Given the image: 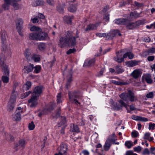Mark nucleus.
Returning <instances> with one entry per match:
<instances>
[{
    "label": "nucleus",
    "mask_w": 155,
    "mask_h": 155,
    "mask_svg": "<svg viewBox=\"0 0 155 155\" xmlns=\"http://www.w3.org/2000/svg\"><path fill=\"white\" fill-rule=\"evenodd\" d=\"M34 68H35L34 72L38 73L40 71L41 67L39 65H37L35 67H34Z\"/></svg>",
    "instance_id": "nucleus-43"
},
{
    "label": "nucleus",
    "mask_w": 155,
    "mask_h": 155,
    "mask_svg": "<svg viewBox=\"0 0 155 155\" xmlns=\"http://www.w3.org/2000/svg\"><path fill=\"white\" fill-rule=\"evenodd\" d=\"M155 127V124H152L151 123H150L149 124V129L150 130L151 129H152L153 130L154 129V127Z\"/></svg>",
    "instance_id": "nucleus-58"
},
{
    "label": "nucleus",
    "mask_w": 155,
    "mask_h": 155,
    "mask_svg": "<svg viewBox=\"0 0 155 155\" xmlns=\"http://www.w3.org/2000/svg\"><path fill=\"white\" fill-rule=\"evenodd\" d=\"M120 98L127 103L129 101L134 102L137 100V98L131 90H129L127 93H123L119 95Z\"/></svg>",
    "instance_id": "nucleus-2"
},
{
    "label": "nucleus",
    "mask_w": 155,
    "mask_h": 155,
    "mask_svg": "<svg viewBox=\"0 0 155 155\" xmlns=\"http://www.w3.org/2000/svg\"><path fill=\"white\" fill-rule=\"evenodd\" d=\"M73 18L74 17L73 16H65L64 17V20L68 24H71L72 20Z\"/></svg>",
    "instance_id": "nucleus-26"
},
{
    "label": "nucleus",
    "mask_w": 155,
    "mask_h": 155,
    "mask_svg": "<svg viewBox=\"0 0 155 155\" xmlns=\"http://www.w3.org/2000/svg\"><path fill=\"white\" fill-rule=\"evenodd\" d=\"M13 139V137L10 135H8L6 140L9 141H12Z\"/></svg>",
    "instance_id": "nucleus-63"
},
{
    "label": "nucleus",
    "mask_w": 155,
    "mask_h": 155,
    "mask_svg": "<svg viewBox=\"0 0 155 155\" xmlns=\"http://www.w3.org/2000/svg\"><path fill=\"white\" fill-rule=\"evenodd\" d=\"M48 36L47 34L45 32H38V40H44L46 39Z\"/></svg>",
    "instance_id": "nucleus-15"
},
{
    "label": "nucleus",
    "mask_w": 155,
    "mask_h": 155,
    "mask_svg": "<svg viewBox=\"0 0 155 155\" xmlns=\"http://www.w3.org/2000/svg\"><path fill=\"white\" fill-rule=\"evenodd\" d=\"M117 31H115V30L110 31L108 34H107V39H111L115 36L117 35Z\"/></svg>",
    "instance_id": "nucleus-20"
},
{
    "label": "nucleus",
    "mask_w": 155,
    "mask_h": 155,
    "mask_svg": "<svg viewBox=\"0 0 155 155\" xmlns=\"http://www.w3.org/2000/svg\"><path fill=\"white\" fill-rule=\"evenodd\" d=\"M155 52V48H152L148 49L143 52V54L145 55H148L152 54Z\"/></svg>",
    "instance_id": "nucleus-30"
},
{
    "label": "nucleus",
    "mask_w": 155,
    "mask_h": 155,
    "mask_svg": "<svg viewBox=\"0 0 155 155\" xmlns=\"http://www.w3.org/2000/svg\"><path fill=\"white\" fill-rule=\"evenodd\" d=\"M16 29L19 35L21 36H23V35L21 32V30L22 29V25L23 21L21 18H19L17 19L15 21Z\"/></svg>",
    "instance_id": "nucleus-6"
},
{
    "label": "nucleus",
    "mask_w": 155,
    "mask_h": 155,
    "mask_svg": "<svg viewBox=\"0 0 155 155\" xmlns=\"http://www.w3.org/2000/svg\"><path fill=\"white\" fill-rule=\"evenodd\" d=\"M115 69L116 72H117V74L121 73L124 71V70L122 68V67L119 65L116 66Z\"/></svg>",
    "instance_id": "nucleus-37"
},
{
    "label": "nucleus",
    "mask_w": 155,
    "mask_h": 155,
    "mask_svg": "<svg viewBox=\"0 0 155 155\" xmlns=\"http://www.w3.org/2000/svg\"><path fill=\"white\" fill-rule=\"evenodd\" d=\"M149 154L150 152L147 148H145L143 152V154H147V155H149Z\"/></svg>",
    "instance_id": "nucleus-60"
},
{
    "label": "nucleus",
    "mask_w": 155,
    "mask_h": 155,
    "mask_svg": "<svg viewBox=\"0 0 155 155\" xmlns=\"http://www.w3.org/2000/svg\"><path fill=\"white\" fill-rule=\"evenodd\" d=\"M68 9L70 12H74L77 10V5L75 4H71L68 7Z\"/></svg>",
    "instance_id": "nucleus-31"
},
{
    "label": "nucleus",
    "mask_w": 155,
    "mask_h": 155,
    "mask_svg": "<svg viewBox=\"0 0 155 155\" xmlns=\"http://www.w3.org/2000/svg\"><path fill=\"white\" fill-rule=\"evenodd\" d=\"M25 141L24 139H21L18 143L16 144L15 146L16 148L23 149L25 147Z\"/></svg>",
    "instance_id": "nucleus-16"
},
{
    "label": "nucleus",
    "mask_w": 155,
    "mask_h": 155,
    "mask_svg": "<svg viewBox=\"0 0 155 155\" xmlns=\"http://www.w3.org/2000/svg\"><path fill=\"white\" fill-rule=\"evenodd\" d=\"M38 48L40 51H44L46 48V45L45 43H41L38 45Z\"/></svg>",
    "instance_id": "nucleus-35"
},
{
    "label": "nucleus",
    "mask_w": 155,
    "mask_h": 155,
    "mask_svg": "<svg viewBox=\"0 0 155 155\" xmlns=\"http://www.w3.org/2000/svg\"><path fill=\"white\" fill-rule=\"evenodd\" d=\"M153 92H150L147 94L146 97L147 98H152L153 97Z\"/></svg>",
    "instance_id": "nucleus-59"
},
{
    "label": "nucleus",
    "mask_w": 155,
    "mask_h": 155,
    "mask_svg": "<svg viewBox=\"0 0 155 155\" xmlns=\"http://www.w3.org/2000/svg\"><path fill=\"white\" fill-rule=\"evenodd\" d=\"M8 76H3L2 77V80L4 83H7L9 81V78Z\"/></svg>",
    "instance_id": "nucleus-40"
},
{
    "label": "nucleus",
    "mask_w": 155,
    "mask_h": 155,
    "mask_svg": "<svg viewBox=\"0 0 155 155\" xmlns=\"http://www.w3.org/2000/svg\"><path fill=\"white\" fill-rule=\"evenodd\" d=\"M154 59V56H149L147 58V59L149 61H152Z\"/></svg>",
    "instance_id": "nucleus-61"
},
{
    "label": "nucleus",
    "mask_w": 155,
    "mask_h": 155,
    "mask_svg": "<svg viewBox=\"0 0 155 155\" xmlns=\"http://www.w3.org/2000/svg\"><path fill=\"white\" fill-rule=\"evenodd\" d=\"M134 4L135 5L138 7H141L143 6L142 4L139 3L137 2H134Z\"/></svg>",
    "instance_id": "nucleus-62"
},
{
    "label": "nucleus",
    "mask_w": 155,
    "mask_h": 155,
    "mask_svg": "<svg viewBox=\"0 0 155 155\" xmlns=\"http://www.w3.org/2000/svg\"><path fill=\"white\" fill-rule=\"evenodd\" d=\"M131 136L132 137L136 138L138 136V133L136 131H134L131 133Z\"/></svg>",
    "instance_id": "nucleus-48"
},
{
    "label": "nucleus",
    "mask_w": 155,
    "mask_h": 155,
    "mask_svg": "<svg viewBox=\"0 0 155 155\" xmlns=\"http://www.w3.org/2000/svg\"><path fill=\"white\" fill-rule=\"evenodd\" d=\"M18 95V93L17 91L15 90H12L11 95L10 97V100L15 101L16 96Z\"/></svg>",
    "instance_id": "nucleus-28"
},
{
    "label": "nucleus",
    "mask_w": 155,
    "mask_h": 155,
    "mask_svg": "<svg viewBox=\"0 0 155 155\" xmlns=\"http://www.w3.org/2000/svg\"><path fill=\"white\" fill-rule=\"evenodd\" d=\"M116 139L114 134L110 135L106 140L104 146V149L105 151L109 150L112 143L114 144Z\"/></svg>",
    "instance_id": "nucleus-3"
},
{
    "label": "nucleus",
    "mask_w": 155,
    "mask_h": 155,
    "mask_svg": "<svg viewBox=\"0 0 155 155\" xmlns=\"http://www.w3.org/2000/svg\"><path fill=\"white\" fill-rule=\"evenodd\" d=\"M139 61L135 60H132L127 62V64L129 67H131L138 65Z\"/></svg>",
    "instance_id": "nucleus-24"
},
{
    "label": "nucleus",
    "mask_w": 155,
    "mask_h": 155,
    "mask_svg": "<svg viewBox=\"0 0 155 155\" xmlns=\"http://www.w3.org/2000/svg\"><path fill=\"white\" fill-rule=\"evenodd\" d=\"M43 89V87L41 86H38L35 87L34 89V94L32 95L38 97L42 93Z\"/></svg>",
    "instance_id": "nucleus-10"
},
{
    "label": "nucleus",
    "mask_w": 155,
    "mask_h": 155,
    "mask_svg": "<svg viewBox=\"0 0 155 155\" xmlns=\"http://www.w3.org/2000/svg\"><path fill=\"white\" fill-rule=\"evenodd\" d=\"M30 30L31 31H35L38 32H40L41 31V29L39 27L35 26H33L31 27Z\"/></svg>",
    "instance_id": "nucleus-38"
},
{
    "label": "nucleus",
    "mask_w": 155,
    "mask_h": 155,
    "mask_svg": "<svg viewBox=\"0 0 155 155\" xmlns=\"http://www.w3.org/2000/svg\"><path fill=\"white\" fill-rule=\"evenodd\" d=\"M141 74V72L139 69H136L134 71L131 75L135 79L137 78Z\"/></svg>",
    "instance_id": "nucleus-18"
},
{
    "label": "nucleus",
    "mask_w": 155,
    "mask_h": 155,
    "mask_svg": "<svg viewBox=\"0 0 155 155\" xmlns=\"http://www.w3.org/2000/svg\"><path fill=\"white\" fill-rule=\"evenodd\" d=\"M38 32H33L29 34V38L30 39L38 40Z\"/></svg>",
    "instance_id": "nucleus-27"
},
{
    "label": "nucleus",
    "mask_w": 155,
    "mask_h": 155,
    "mask_svg": "<svg viewBox=\"0 0 155 155\" xmlns=\"http://www.w3.org/2000/svg\"><path fill=\"white\" fill-rule=\"evenodd\" d=\"M15 114L13 115V119L14 120H19L21 119V115L20 112H15Z\"/></svg>",
    "instance_id": "nucleus-34"
},
{
    "label": "nucleus",
    "mask_w": 155,
    "mask_h": 155,
    "mask_svg": "<svg viewBox=\"0 0 155 155\" xmlns=\"http://www.w3.org/2000/svg\"><path fill=\"white\" fill-rule=\"evenodd\" d=\"M33 53L31 51L26 49L25 51L24 55L26 58L29 61H32Z\"/></svg>",
    "instance_id": "nucleus-13"
},
{
    "label": "nucleus",
    "mask_w": 155,
    "mask_h": 155,
    "mask_svg": "<svg viewBox=\"0 0 155 155\" xmlns=\"http://www.w3.org/2000/svg\"><path fill=\"white\" fill-rule=\"evenodd\" d=\"M15 102L14 101L10 100L7 107L8 111L9 112H12L13 111L15 107L14 103Z\"/></svg>",
    "instance_id": "nucleus-17"
},
{
    "label": "nucleus",
    "mask_w": 155,
    "mask_h": 155,
    "mask_svg": "<svg viewBox=\"0 0 155 155\" xmlns=\"http://www.w3.org/2000/svg\"><path fill=\"white\" fill-rule=\"evenodd\" d=\"M125 25H126V28L129 29H133L137 28L139 25L142 24V21H139L135 22H130L127 19Z\"/></svg>",
    "instance_id": "nucleus-5"
},
{
    "label": "nucleus",
    "mask_w": 155,
    "mask_h": 155,
    "mask_svg": "<svg viewBox=\"0 0 155 155\" xmlns=\"http://www.w3.org/2000/svg\"><path fill=\"white\" fill-rule=\"evenodd\" d=\"M5 3L2 5V7L5 10H7L8 9L9 5L12 4L13 7L16 9H17L18 7V4L17 2L20 1V0H4Z\"/></svg>",
    "instance_id": "nucleus-4"
},
{
    "label": "nucleus",
    "mask_w": 155,
    "mask_h": 155,
    "mask_svg": "<svg viewBox=\"0 0 155 155\" xmlns=\"http://www.w3.org/2000/svg\"><path fill=\"white\" fill-rule=\"evenodd\" d=\"M132 118L135 120L137 121H147L148 119L144 117H142L135 115H133L132 116Z\"/></svg>",
    "instance_id": "nucleus-21"
},
{
    "label": "nucleus",
    "mask_w": 155,
    "mask_h": 155,
    "mask_svg": "<svg viewBox=\"0 0 155 155\" xmlns=\"http://www.w3.org/2000/svg\"><path fill=\"white\" fill-rule=\"evenodd\" d=\"M31 91H29L26 92L25 93L22 95L21 97L22 99L26 97H28L30 94L31 93Z\"/></svg>",
    "instance_id": "nucleus-45"
},
{
    "label": "nucleus",
    "mask_w": 155,
    "mask_h": 155,
    "mask_svg": "<svg viewBox=\"0 0 155 155\" xmlns=\"http://www.w3.org/2000/svg\"><path fill=\"white\" fill-rule=\"evenodd\" d=\"M47 3L50 5H53L54 4V0H46Z\"/></svg>",
    "instance_id": "nucleus-55"
},
{
    "label": "nucleus",
    "mask_w": 155,
    "mask_h": 155,
    "mask_svg": "<svg viewBox=\"0 0 155 155\" xmlns=\"http://www.w3.org/2000/svg\"><path fill=\"white\" fill-rule=\"evenodd\" d=\"M68 149L67 145L64 143H62L60 147L58 148L59 151L58 153H55L54 155H66V153Z\"/></svg>",
    "instance_id": "nucleus-7"
},
{
    "label": "nucleus",
    "mask_w": 155,
    "mask_h": 155,
    "mask_svg": "<svg viewBox=\"0 0 155 155\" xmlns=\"http://www.w3.org/2000/svg\"><path fill=\"white\" fill-rule=\"evenodd\" d=\"M31 20L33 23H38V19L37 17H35L33 19L31 18Z\"/></svg>",
    "instance_id": "nucleus-64"
},
{
    "label": "nucleus",
    "mask_w": 155,
    "mask_h": 155,
    "mask_svg": "<svg viewBox=\"0 0 155 155\" xmlns=\"http://www.w3.org/2000/svg\"><path fill=\"white\" fill-rule=\"evenodd\" d=\"M68 95L70 100L71 101H75L76 104H77V103L80 104V103L78 101L75 99V98H79L80 95L79 92L76 91L72 92H69L68 93Z\"/></svg>",
    "instance_id": "nucleus-8"
},
{
    "label": "nucleus",
    "mask_w": 155,
    "mask_h": 155,
    "mask_svg": "<svg viewBox=\"0 0 155 155\" xmlns=\"http://www.w3.org/2000/svg\"><path fill=\"white\" fill-rule=\"evenodd\" d=\"M146 81L149 84H151L152 82V80L151 79V76L150 74L146 75L145 76Z\"/></svg>",
    "instance_id": "nucleus-39"
},
{
    "label": "nucleus",
    "mask_w": 155,
    "mask_h": 155,
    "mask_svg": "<svg viewBox=\"0 0 155 155\" xmlns=\"http://www.w3.org/2000/svg\"><path fill=\"white\" fill-rule=\"evenodd\" d=\"M124 100L121 99L119 100L118 102L120 105H119L116 104L114 105L115 110H119L121 109L123 107H124L127 109V106H129V105H127L126 103H125L124 102Z\"/></svg>",
    "instance_id": "nucleus-9"
},
{
    "label": "nucleus",
    "mask_w": 155,
    "mask_h": 155,
    "mask_svg": "<svg viewBox=\"0 0 155 155\" xmlns=\"http://www.w3.org/2000/svg\"><path fill=\"white\" fill-rule=\"evenodd\" d=\"M79 33L78 30L75 36L73 35L72 31H68L65 34L64 37L60 38L58 43L59 46L61 48H64L67 46H74L76 44V39L79 38Z\"/></svg>",
    "instance_id": "nucleus-1"
},
{
    "label": "nucleus",
    "mask_w": 155,
    "mask_h": 155,
    "mask_svg": "<svg viewBox=\"0 0 155 155\" xmlns=\"http://www.w3.org/2000/svg\"><path fill=\"white\" fill-rule=\"evenodd\" d=\"M112 83L115 84V85L121 86L123 85H126L128 84L126 82L121 81H118L115 80H112Z\"/></svg>",
    "instance_id": "nucleus-36"
},
{
    "label": "nucleus",
    "mask_w": 155,
    "mask_h": 155,
    "mask_svg": "<svg viewBox=\"0 0 155 155\" xmlns=\"http://www.w3.org/2000/svg\"><path fill=\"white\" fill-rule=\"evenodd\" d=\"M125 145L128 148H130L131 147L133 146L132 143H131V142L130 141H126L125 143Z\"/></svg>",
    "instance_id": "nucleus-47"
},
{
    "label": "nucleus",
    "mask_w": 155,
    "mask_h": 155,
    "mask_svg": "<svg viewBox=\"0 0 155 155\" xmlns=\"http://www.w3.org/2000/svg\"><path fill=\"white\" fill-rule=\"evenodd\" d=\"M150 136V134L149 133H147L144 134L143 138L146 140H149Z\"/></svg>",
    "instance_id": "nucleus-56"
},
{
    "label": "nucleus",
    "mask_w": 155,
    "mask_h": 155,
    "mask_svg": "<svg viewBox=\"0 0 155 155\" xmlns=\"http://www.w3.org/2000/svg\"><path fill=\"white\" fill-rule=\"evenodd\" d=\"M4 74L7 76H9V71L8 69L2 70Z\"/></svg>",
    "instance_id": "nucleus-52"
},
{
    "label": "nucleus",
    "mask_w": 155,
    "mask_h": 155,
    "mask_svg": "<svg viewBox=\"0 0 155 155\" xmlns=\"http://www.w3.org/2000/svg\"><path fill=\"white\" fill-rule=\"evenodd\" d=\"M34 68L33 64H30L29 65L24 67L22 70L23 72L25 74H28L31 72Z\"/></svg>",
    "instance_id": "nucleus-12"
},
{
    "label": "nucleus",
    "mask_w": 155,
    "mask_h": 155,
    "mask_svg": "<svg viewBox=\"0 0 155 155\" xmlns=\"http://www.w3.org/2000/svg\"><path fill=\"white\" fill-rule=\"evenodd\" d=\"M76 51V49L75 48L70 49L67 52V54H69L72 53H74Z\"/></svg>",
    "instance_id": "nucleus-51"
},
{
    "label": "nucleus",
    "mask_w": 155,
    "mask_h": 155,
    "mask_svg": "<svg viewBox=\"0 0 155 155\" xmlns=\"http://www.w3.org/2000/svg\"><path fill=\"white\" fill-rule=\"evenodd\" d=\"M31 85V83L29 81H27L25 84V88L26 91L29 90L30 88Z\"/></svg>",
    "instance_id": "nucleus-41"
},
{
    "label": "nucleus",
    "mask_w": 155,
    "mask_h": 155,
    "mask_svg": "<svg viewBox=\"0 0 155 155\" xmlns=\"http://www.w3.org/2000/svg\"><path fill=\"white\" fill-rule=\"evenodd\" d=\"M120 52L119 51L117 52L116 53V57L114 58V60L116 61L118 63H121L124 61V58H120V57L121 55H119Z\"/></svg>",
    "instance_id": "nucleus-22"
},
{
    "label": "nucleus",
    "mask_w": 155,
    "mask_h": 155,
    "mask_svg": "<svg viewBox=\"0 0 155 155\" xmlns=\"http://www.w3.org/2000/svg\"><path fill=\"white\" fill-rule=\"evenodd\" d=\"M95 60L94 59H92L88 62V65L89 66H92L94 64Z\"/></svg>",
    "instance_id": "nucleus-49"
},
{
    "label": "nucleus",
    "mask_w": 155,
    "mask_h": 155,
    "mask_svg": "<svg viewBox=\"0 0 155 155\" xmlns=\"http://www.w3.org/2000/svg\"><path fill=\"white\" fill-rule=\"evenodd\" d=\"M127 19L124 18H118L115 19L114 21L115 24L118 25H125Z\"/></svg>",
    "instance_id": "nucleus-23"
},
{
    "label": "nucleus",
    "mask_w": 155,
    "mask_h": 155,
    "mask_svg": "<svg viewBox=\"0 0 155 155\" xmlns=\"http://www.w3.org/2000/svg\"><path fill=\"white\" fill-rule=\"evenodd\" d=\"M141 147L140 146H138L137 147H134V151L137 152H139L141 150Z\"/></svg>",
    "instance_id": "nucleus-54"
},
{
    "label": "nucleus",
    "mask_w": 155,
    "mask_h": 155,
    "mask_svg": "<svg viewBox=\"0 0 155 155\" xmlns=\"http://www.w3.org/2000/svg\"><path fill=\"white\" fill-rule=\"evenodd\" d=\"M35 127V125L33 121H32L29 124L28 128L30 130H33Z\"/></svg>",
    "instance_id": "nucleus-46"
},
{
    "label": "nucleus",
    "mask_w": 155,
    "mask_h": 155,
    "mask_svg": "<svg viewBox=\"0 0 155 155\" xmlns=\"http://www.w3.org/2000/svg\"><path fill=\"white\" fill-rule=\"evenodd\" d=\"M4 56L2 55L0 57V64L1 65L2 70L8 69V66L6 64L4 61Z\"/></svg>",
    "instance_id": "nucleus-19"
},
{
    "label": "nucleus",
    "mask_w": 155,
    "mask_h": 155,
    "mask_svg": "<svg viewBox=\"0 0 155 155\" xmlns=\"http://www.w3.org/2000/svg\"><path fill=\"white\" fill-rule=\"evenodd\" d=\"M97 26L96 25L90 24L87 25L85 29V31H87L94 29H95L97 28Z\"/></svg>",
    "instance_id": "nucleus-32"
},
{
    "label": "nucleus",
    "mask_w": 155,
    "mask_h": 155,
    "mask_svg": "<svg viewBox=\"0 0 155 155\" xmlns=\"http://www.w3.org/2000/svg\"><path fill=\"white\" fill-rule=\"evenodd\" d=\"M60 109L59 108L58 111H56L55 112L54 115H53V117L54 118H58L60 116Z\"/></svg>",
    "instance_id": "nucleus-42"
},
{
    "label": "nucleus",
    "mask_w": 155,
    "mask_h": 155,
    "mask_svg": "<svg viewBox=\"0 0 155 155\" xmlns=\"http://www.w3.org/2000/svg\"><path fill=\"white\" fill-rule=\"evenodd\" d=\"M44 2L42 0H34L32 2V5L34 6H37L44 5Z\"/></svg>",
    "instance_id": "nucleus-25"
},
{
    "label": "nucleus",
    "mask_w": 155,
    "mask_h": 155,
    "mask_svg": "<svg viewBox=\"0 0 155 155\" xmlns=\"http://www.w3.org/2000/svg\"><path fill=\"white\" fill-rule=\"evenodd\" d=\"M61 125L62 124H64L66 123V118L65 117H61Z\"/></svg>",
    "instance_id": "nucleus-57"
},
{
    "label": "nucleus",
    "mask_w": 155,
    "mask_h": 155,
    "mask_svg": "<svg viewBox=\"0 0 155 155\" xmlns=\"http://www.w3.org/2000/svg\"><path fill=\"white\" fill-rule=\"evenodd\" d=\"M57 10L60 13H62L63 11V8L61 5H59L57 7Z\"/></svg>",
    "instance_id": "nucleus-50"
},
{
    "label": "nucleus",
    "mask_w": 155,
    "mask_h": 155,
    "mask_svg": "<svg viewBox=\"0 0 155 155\" xmlns=\"http://www.w3.org/2000/svg\"><path fill=\"white\" fill-rule=\"evenodd\" d=\"M97 36L99 37H106L107 36V34L106 33H97L96 34Z\"/></svg>",
    "instance_id": "nucleus-44"
},
{
    "label": "nucleus",
    "mask_w": 155,
    "mask_h": 155,
    "mask_svg": "<svg viewBox=\"0 0 155 155\" xmlns=\"http://www.w3.org/2000/svg\"><path fill=\"white\" fill-rule=\"evenodd\" d=\"M40 60V57L39 55L33 53L32 56V61H34L35 62L39 61Z\"/></svg>",
    "instance_id": "nucleus-33"
},
{
    "label": "nucleus",
    "mask_w": 155,
    "mask_h": 155,
    "mask_svg": "<svg viewBox=\"0 0 155 155\" xmlns=\"http://www.w3.org/2000/svg\"><path fill=\"white\" fill-rule=\"evenodd\" d=\"M38 97L32 95L31 98L28 100L29 103L31 104L30 107H35L38 104Z\"/></svg>",
    "instance_id": "nucleus-11"
},
{
    "label": "nucleus",
    "mask_w": 155,
    "mask_h": 155,
    "mask_svg": "<svg viewBox=\"0 0 155 155\" xmlns=\"http://www.w3.org/2000/svg\"><path fill=\"white\" fill-rule=\"evenodd\" d=\"M57 101L58 103H60L61 102V94L60 93L58 94L57 96Z\"/></svg>",
    "instance_id": "nucleus-53"
},
{
    "label": "nucleus",
    "mask_w": 155,
    "mask_h": 155,
    "mask_svg": "<svg viewBox=\"0 0 155 155\" xmlns=\"http://www.w3.org/2000/svg\"><path fill=\"white\" fill-rule=\"evenodd\" d=\"M70 130L72 132H75L78 133L80 132V130L78 126L77 125H75L74 124H72L71 126Z\"/></svg>",
    "instance_id": "nucleus-29"
},
{
    "label": "nucleus",
    "mask_w": 155,
    "mask_h": 155,
    "mask_svg": "<svg viewBox=\"0 0 155 155\" xmlns=\"http://www.w3.org/2000/svg\"><path fill=\"white\" fill-rule=\"evenodd\" d=\"M72 74L71 70L68 71V73L66 75L67 78V82L66 84V88H68V86H69L71 83L72 80Z\"/></svg>",
    "instance_id": "nucleus-14"
}]
</instances>
